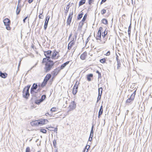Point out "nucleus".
<instances>
[{
	"label": "nucleus",
	"mask_w": 152,
	"mask_h": 152,
	"mask_svg": "<svg viewBox=\"0 0 152 152\" xmlns=\"http://www.w3.org/2000/svg\"><path fill=\"white\" fill-rule=\"evenodd\" d=\"M39 125H44L46 124L48 122V121L46 119L39 120Z\"/></svg>",
	"instance_id": "nucleus-15"
},
{
	"label": "nucleus",
	"mask_w": 152,
	"mask_h": 152,
	"mask_svg": "<svg viewBox=\"0 0 152 152\" xmlns=\"http://www.w3.org/2000/svg\"><path fill=\"white\" fill-rule=\"evenodd\" d=\"M34 0H28V2L29 3H31Z\"/></svg>",
	"instance_id": "nucleus-51"
},
{
	"label": "nucleus",
	"mask_w": 152,
	"mask_h": 152,
	"mask_svg": "<svg viewBox=\"0 0 152 152\" xmlns=\"http://www.w3.org/2000/svg\"><path fill=\"white\" fill-rule=\"evenodd\" d=\"M7 74L6 73H2L0 71V76L1 77L3 78H5L7 77Z\"/></svg>",
	"instance_id": "nucleus-20"
},
{
	"label": "nucleus",
	"mask_w": 152,
	"mask_h": 152,
	"mask_svg": "<svg viewBox=\"0 0 152 152\" xmlns=\"http://www.w3.org/2000/svg\"><path fill=\"white\" fill-rule=\"evenodd\" d=\"M79 84V83L76 81L72 89V93L74 95H75L78 91V86Z\"/></svg>",
	"instance_id": "nucleus-9"
},
{
	"label": "nucleus",
	"mask_w": 152,
	"mask_h": 152,
	"mask_svg": "<svg viewBox=\"0 0 152 152\" xmlns=\"http://www.w3.org/2000/svg\"><path fill=\"white\" fill-rule=\"evenodd\" d=\"M90 147V145H87L85 147L83 151H84V152H88Z\"/></svg>",
	"instance_id": "nucleus-22"
},
{
	"label": "nucleus",
	"mask_w": 152,
	"mask_h": 152,
	"mask_svg": "<svg viewBox=\"0 0 152 152\" xmlns=\"http://www.w3.org/2000/svg\"><path fill=\"white\" fill-rule=\"evenodd\" d=\"M28 17L27 16L23 20V21L24 23H25L26 22L25 20Z\"/></svg>",
	"instance_id": "nucleus-49"
},
{
	"label": "nucleus",
	"mask_w": 152,
	"mask_h": 152,
	"mask_svg": "<svg viewBox=\"0 0 152 152\" xmlns=\"http://www.w3.org/2000/svg\"><path fill=\"white\" fill-rule=\"evenodd\" d=\"M43 13V12H42L41 13H40L39 16V19H42L43 18L44 16L42 15Z\"/></svg>",
	"instance_id": "nucleus-43"
},
{
	"label": "nucleus",
	"mask_w": 152,
	"mask_h": 152,
	"mask_svg": "<svg viewBox=\"0 0 152 152\" xmlns=\"http://www.w3.org/2000/svg\"><path fill=\"white\" fill-rule=\"evenodd\" d=\"M35 89H31V94L35 95L37 93V92L35 91Z\"/></svg>",
	"instance_id": "nucleus-29"
},
{
	"label": "nucleus",
	"mask_w": 152,
	"mask_h": 152,
	"mask_svg": "<svg viewBox=\"0 0 152 152\" xmlns=\"http://www.w3.org/2000/svg\"><path fill=\"white\" fill-rule=\"evenodd\" d=\"M75 41L74 40V39L72 40L69 43L68 47V49L69 50H71L73 46L75 45Z\"/></svg>",
	"instance_id": "nucleus-13"
},
{
	"label": "nucleus",
	"mask_w": 152,
	"mask_h": 152,
	"mask_svg": "<svg viewBox=\"0 0 152 152\" xmlns=\"http://www.w3.org/2000/svg\"><path fill=\"white\" fill-rule=\"evenodd\" d=\"M3 22L6 26V29L8 30H10L11 29V27L10 26L11 24L10 20L8 18H6L3 20Z\"/></svg>",
	"instance_id": "nucleus-6"
},
{
	"label": "nucleus",
	"mask_w": 152,
	"mask_h": 152,
	"mask_svg": "<svg viewBox=\"0 0 152 152\" xmlns=\"http://www.w3.org/2000/svg\"><path fill=\"white\" fill-rule=\"evenodd\" d=\"M55 152H58V151L57 150H56L55 151Z\"/></svg>",
	"instance_id": "nucleus-56"
},
{
	"label": "nucleus",
	"mask_w": 152,
	"mask_h": 152,
	"mask_svg": "<svg viewBox=\"0 0 152 152\" xmlns=\"http://www.w3.org/2000/svg\"><path fill=\"white\" fill-rule=\"evenodd\" d=\"M48 23L45 22L44 25V28L45 30H46L48 26Z\"/></svg>",
	"instance_id": "nucleus-42"
},
{
	"label": "nucleus",
	"mask_w": 152,
	"mask_h": 152,
	"mask_svg": "<svg viewBox=\"0 0 152 152\" xmlns=\"http://www.w3.org/2000/svg\"><path fill=\"white\" fill-rule=\"evenodd\" d=\"M99 61L100 63L104 64L106 63V60L105 58H103L101 59Z\"/></svg>",
	"instance_id": "nucleus-28"
},
{
	"label": "nucleus",
	"mask_w": 152,
	"mask_h": 152,
	"mask_svg": "<svg viewBox=\"0 0 152 152\" xmlns=\"http://www.w3.org/2000/svg\"><path fill=\"white\" fill-rule=\"evenodd\" d=\"M21 0H18V2H20L21 1Z\"/></svg>",
	"instance_id": "nucleus-57"
},
{
	"label": "nucleus",
	"mask_w": 152,
	"mask_h": 152,
	"mask_svg": "<svg viewBox=\"0 0 152 152\" xmlns=\"http://www.w3.org/2000/svg\"><path fill=\"white\" fill-rule=\"evenodd\" d=\"M116 60L117 61H120V60L119 59V56H118L116 53Z\"/></svg>",
	"instance_id": "nucleus-47"
},
{
	"label": "nucleus",
	"mask_w": 152,
	"mask_h": 152,
	"mask_svg": "<svg viewBox=\"0 0 152 152\" xmlns=\"http://www.w3.org/2000/svg\"><path fill=\"white\" fill-rule=\"evenodd\" d=\"M103 107H102V105L101 106L100 108V110H99V114H98L99 118V117L103 113Z\"/></svg>",
	"instance_id": "nucleus-19"
},
{
	"label": "nucleus",
	"mask_w": 152,
	"mask_h": 152,
	"mask_svg": "<svg viewBox=\"0 0 152 152\" xmlns=\"http://www.w3.org/2000/svg\"><path fill=\"white\" fill-rule=\"evenodd\" d=\"M96 73H97L98 75V78H101L102 77L101 75V73L99 72V71L98 70H97L96 71Z\"/></svg>",
	"instance_id": "nucleus-38"
},
{
	"label": "nucleus",
	"mask_w": 152,
	"mask_h": 152,
	"mask_svg": "<svg viewBox=\"0 0 152 152\" xmlns=\"http://www.w3.org/2000/svg\"><path fill=\"white\" fill-rule=\"evenodd\" d=\"M30 124L32 126H38L39 125L38 120L32 121L30 123Z\"/></svg>",
	"instance_id": "nucleus-16"
},
{
	"label": "nucleus",
	"mask_w": 152,
	"mask_h": 152,
	"mask_svg": "<svg viewBox=\"0 0 152 152\" xmlns=\"http://www.w3.org/2000/svg\"><path fill=\"white\" fill-rule=\"evenodd\" d=\"M102 23L105 25H107L108 23L107 19L105 18H103L102 20Z\"/></svg>",
	"instance_id": "nucleus-23"
},
{
	"label": "nucleus",
	"mask_w": 152,
	"mask_h": 152,
	"mask_svg": "<svg viewBox=\"0 0 152 152\" xmlns=\"http://www.w3.org/2000/svg\"><path fill=\"white\" fill-rule=\"evenodd\" d=\"M117 69H119L121 67V62H120V61H117Z\"/></svg>",
	"instance_id": "nucleus-33"
},
{
	"label": "nucleus",
	"mask_w": 152,
	"mask_h": 152,
	"mask_svg": "<svg viewBox=\"0 0 152 152\" xmlns=\"http://www.w3.org/2000/svg\"><path fill=\"white\" fill-rule=\"evenodd\" d=\"M106 1V0H102L101 2V4L105 2Z\"/></svg>",
	"instance_id": "nucleus-50"
},
{
	"label": "nucleus",
	"mask_w": 152,
	"mask_h": 152,
	"mask_svg": "<svg viewBox=\"0 0 152 152\" xmlns=\"http://www.w3.org/2000/svg\"><path fill=\"white\" fill-rule=\"evenodd\" d=\"M88 55V53L86 51H85L80 56V58L83 60L86 59Z\"/></svg>",
	"instance_id": "nucleus-12"
},
{
	"label": "nucleus",
	"mask_w": 152,
	"mask_h": 152,
	"mask_svg": "<svg viewBox=\"0 0 152 152\" xmlns=\"http://www.w3.org/2000/svg\"><path fill=\"white\" fill-rule=\"evenodd\" d=\"M20 9L18 7H17V10H16V13L17 15H18L19 14L20 12Z\"/></svg>",
	"instance_id": "nucleus-40"
},
{
	"label": "nucleus",
	"mask_w": 152,
	"mask_h": 152,
	"mask_svg": "<svg viewBox=\"0 0 152 152\" xmlns=\"http://www.w3.org/2000/svg\"><path fill=\"white\" fill-rule=\"evenodd\" d=\"M40 131L41 132L43 133H46L47 132V131L46 129H41L40 130Z\"/></svg>",
	"instance_id": "nucleus-34"
},
{
	"label": "nucleus",
	"mask_w": 152,
	"mask_h": 152,
	"mask_svg": "<svg viewBox=\"0 0 152 152\" xmlns=\"http://www.w3.org/2000/svg\"><path fill=\"white\" fill-rule=\"evenodd\" d=\"M59 73V71L57 69H54L52 72V74L53 76V77H55Z\"/></svg>",
	"instance_id": "nucleus-17"
},
{
	"label": "nucleus",
	"mask_w": 152,
	"mask_h": 152,
	"mask_svg": "<svg viewBox=\"0 0 152 152\" xmlns=\"http://www.w3.org/2000/svg\"><path fill=\"white\" fill-rule=\"evenodd\" d=\"M73 14V12H72L69 14L66 21L67 24L69 25H70V23L71 22Z\"/></svg>",
	"instance_id": "nucleus-10"
},
{
	"label": "nucleus",
	"mask_w": 152,
	"mask_h": 152,
	"mask_svg": "<svg viewBox=\"0 0 152 152\" xmlns=\"http://www.w3.org/2000/svg\"><path fill=\"white\" fill-rule=\"evenodd\" d=\"M51 51L50 50H48L44 52V55L46 57V58L49 59L51 58L50 56H51Z\"/></svg>",
	"instance_id": "nucleus-14"
},
{
	"label": "nucleus",
	"mask_w": 152,
	"mask_h": 152,
	"mask_svg": "<svg viewBox=\"0 0 152 152\" xmlns=\"http://www.w3.org/2000/svg\"><path fill=\"white\" fill-rule=\"evenodd\" d=\"M59 57V52L55 50L53 51L50 58L52 59H58Z\"/></svg>",
	"instance_id": "nucleus-8"
},
{
	"label": "nucleus",
	"mask_w": 152,
	"mask_h": 152,
	"mask_svg": "<svg viewBox=\"0 0 152 152\" xmlns=\"http://www.w3.org/2000/svg\"><path fill=\"white\" fill-rule=\"evenodd\" d=\"M103 31L102 27H101L99 28L98 32V35L96 37L97 40H99L101 44H104L107 40V37H106L108 31L106 29L102 33Z\"/></svg>",
	"instance_id": "nucleus-1"
},
{
	"label": "nucleus",
	"mask_w": 152,
	"mask_h": 152,
	"mask_svg": "<svg viewBox=\"0 0 152 152\" xmlns=\"http://www.w3.org/2000/svg\"><path fill=\"white\" fill-rule=\"evenodd\" d=\"M131 25H130L129 26L128 31H131Z\"/></svg>",
	"instance_id": "nucleus-48"
},
{
	"label": "nucleus",
	"mask_w": 152,
	"mask_h": 152,
	"mask_svg": "<svg viewBox=\"0 0 152 152\" xmlns=\"http://www.w3.org/2000/svg\"><path fill=\"white\" fill-rule=\"evenodd\" d=\"M93 75L92 74H90L87 75V79L88 81H90L91 80V78H93Z\"/></svg>",
	"instance_id": "nucleus-18"
},
{
	"label": "nucleus",
	"mask_w": 152,
	"mask_h": 152,
	"mask_svg": "<svg viewBox=\"0 0 152 152\" xmlns=\"http://www.w3.org/2000/svg\"><path fill=\"white\" fill-rule=\"evenodd\" d=\"M48 130L50 131H54L56 132H57V128L53 127H49Z\"/></svg>",
	"instance_id": "nucleus-24"
},
{
	"label": "nucleus",
	"mask_w": 152,
	"mask_h": 152,
	"mask_svg": "<svg viewBox=\"0 0 152 152\" xmlns=\"http://www.w3.org/2000/svg\"><path fill=\"white\" fill-rule=\"evenodd\" d=\"M126 16V15L125 14H124L122 15V17H124L125 18Z\"/></svg>",
	"instance_id": "nucleus-53"
},
{
	"label": "nucleus",
	"mask_w": 152,
	"mask_h": 152,
	"mask_svg": "<svg viewBox=\"0 0 152 152\" xmlns=\"http://www.w3.org/2000/svg\"><path fill=\"white\" fill-rule=\"evenodd\" d=\"M94 1V0H89L88 1V3L89 4H92L93 2Z\"/></svg>",
	"instance_id": "nucleus-46"
},
{
	"label": "nucleus",
	"mask_w": 152,
	"mask_h": 152,
	"mask_svg": "<svg viewBox=\"0 0 152 152\" xmlns=\"http://www.w3.org/2000/svg\"><path fill=\"white\" fill-rule=\"evenodd\" d=\"M69 9V5H68L67 6V7H66V10L64 12L65 13L66 15H67V14L68 12Z\"/></svg>",
	"instance_id": "nucleus-45"
},
{
	"label": "nucleus",
	"mask_w": 152,
	"mask_h": 152,
	"mask_svg": "<svg viewBox=\"0 0 152 152\" xmlns=\"http://www.w3.org/2000/svg\"><path fill=\"white\" fill-rule=\"evenodd\" d=\"M42 63L45 65L44 69L45 72L46 73L49 72L53 68L54 65V63L53 61L50 60L47 58H43Z\"/></svg>",
	"instance_id": "nucleus-2"
},
{
	"label": "nucleus",
	"mask_w": 152,
	"mask_h": 152,
	"mask_svg": "<svg viewBox=\"0 0 152 152\" xmlns=\"http://www.w3.org/2000/svg\"><path fill=\"white\" fill-rule=\"evenodd\" d=\"M57 110V108L55 107H53L50 109V111L51 112H56Z\"/></svg>",
	"instance_id": "nucleus-31"
},
{
	"label": "nucleus",
	"mask_w": 152,
	"mask_h": 152,
	"mask_svg": "<svg viewBox=\"0 0 152 152\" xmlns=\"http://www.w3.org/2000/svg\"><path fill=\"white\" fill-rule=\"evenodd\" d=\"M106 12V10L103 9L101 11V13L102 15H103L105 14Z\"/></svg>",
	"instance_id": "nucleus-32"
},
{
	"label": "nucleus",
	"mask_w": 152,
	"mask_h": 152,
	"mask_svg": "<svg viewBox=\"0 0 152 152\" xmlns=\"http://www.w3.org/2000/svg\"><path fill=\"white\" fill-rule=\"evenodd\" d=\"M25 152H31L30 149L29 147H26V149Z\"/></svg>",
	"instance_id": "nucleus-44"
},
{
	"label": "nucleus",
	"mask_w": 152,
	"mask_h": 152,
	"mask_svg": "<svg viewBox=\"0 0 152 152\" xmlns=\"http://www.w3.org/2000/svg\"><path fill=\"white\" fill-rule=\"evenodd\" d=\"M76 107V104L74 101H71L69 102V106L68 107V112L71 111L75 110Z\"/></svg>",
	"instance_id": "nucleus-5"
},
{
	"label": "nucleus",
	"mask_w": 152,
	"mask_h": 152,
	"mask_svg": "<svg viewBox=\"0 0 152 152\" xmlns=\"http://www.w3.org/2000/svg\"><path fill=\"white\" fill-rule=\"evenodd\" d=\"M83 15V13L82 12L81 14H79L77 17V19L78 20H80L82 17Z\"/></svg>",
	"instance_id": "nucleus-30"
},
{
	"label": "nucleus",
	"mask_w": 152,
	"mask_h": 152,
	"mask_svg": "<svg viewBox=\"0 0 152 152\" xmlns=\"http://www.w3.org/2000/svg\"><path fill=\"white\" fill-rule=\"evenodd\" d=\"M71 36H72V34H70V35L69 37V38H70V37H71Z\"/></svg>",
	"instance_id": "nucleus-55"
},
{
	"label": "nucleus",
	"mask_w": 152,
	"mask_h": 152,
	"mask_svg": "<svg viewBox=\"0 0 152 152\" xmlns=\"http://www.w3.org/2000/svg\"><path fill=\"white\" fill-rule=\"evenodd\" d=\"M45 115L46 116H49V117H52L53 116V114L52 113H46Z\"/></svg>",
	"instance_id": "nucleus-36"
},
{
	"label": "nucleus",
	"mask_w": 152,
	"mask_h": 152,
	"mask_svg": "<svg viewBox=\"0 0 152 152\" xmlns=\"http://www.w3.org/2000/svg\"><path fill=\"white\" fill-rule=\"evenodd\" d=\"M53 143L54 147V148H56L57 145L56 140H54L53 141Z\"/></svg>",
	"instance_id": "nucleus-35"
},
{
	"label": "nucleus",
	"mask_w": 152,
	"mask_h": 152,
	"mask_svg": "<svg viewBox=\"0 0 152 152\" xmlns=\"http://www.w3.org/2000/svg\"><path fill=\"white\" fill-rule=\"evenodd\" d=\"M69 61H67L66 63L62 64L61 66V69H63L65 67V66L69 63Z\"/></svg>",
	"instance_id": "nucleus-21"
},
{
	"label": "nucleus",
	"mask_w": 152,
	"mask_h": 152,
	"mask_svg": "<svg viewBox=\"0 0 152 152\" xmlns=\"http://www.w3.org/2000/svg\"><path fill=\"white\" fill-rule=\"evenodd\" d=\"M136 89L130 96V98L128 99L126 101L125 103L128 105L131 104L134 101L136 94V92L137 91Z\"/></svg>",
	"instance_id": "nucleus-4"
},
{
	"label": "nucleus",
	"mask_w": 152,
	"mask_h": 152,
	"mask_svg": "<svg viewBox=\"0 0 152 152\" xmlns=\"http://www.w3.org/2000/svg\"><path fill=\"white\" fill-rule=\"evenodd\" d=\"M38 87L37 84L36 83H34L31 88V89H36Z\"/></svg>",
	"instance_id": "nucleus-25"
},
{
	"label": "nucleus",
	"mask_w": 152,
	"mask_h": 152,
	"mask_svg": "<svg viewBox=\"0 0 152 152\" xmlns=\"http://www.w3.org/2000/svg\"><path fill=\"white\" fill-rule=\"evenodd\" d=\"M87 13L85 14L82 20V21L84 22L86 20L87 18Z\"/></svg>",
	"instance_id": "nucleus-39"
},
{
	"label": "nucleus",
	"mask_w": 152,
	"mask_h": 152,
	"mask_svg": "<svg viewBox=\"0 0 152 152\" xmlns=\"http://www.w3.org/2000/svg\"><path fill=\"white\" fill-rule=\"evenodd\" d=\"M93 126L92 127V129L91 131V133H93Z\"/></svg>",
	"instance_id": "nucleus-52"
},
{
	"label": "nucleus",
	"mask_w": 152,
	"mask_h": 152,
	"mask_svg": "<svg viewBox=\"0 0 152 152\" xmlns=\"http://www.w3.org/2000/svg\"><path fill=\"white\" fill-rule=\"evenodd\" d=\"M37 152H40L39 151H38Z\"/></svg>",
	"instance_id": "nucleus-58"
},
{
	"label": "nucleus",
	"mask_w": 152,
	"mask_h": 152,
	"mask_svg": "<svg viewBox=\"0 0 152 152\" xmlns=\"http://www.w3.org/2000/svg\"><path fill=\"white\" fill-rule=\"evenodd\" d=\"M30 87V85H28L25 87L23 91V97L26 99H28L29 97V89Z\"/></svg>",
	"instance_id": "nucleus-3"
},
{
	"label": "nucleus",
	"mask_w": 152,
	"mask_h": 152,
	"mask_svg": "<svg viewBox=\"0 0 152 152\" xmlns=\"http://www.w3.org/2000/svg\"><path fill=\"white\" fill-rule=\"evenodd\" d=\"M86 1V0H81L79 2V6H81L85 4Z\"/></svg>",
	"instance_id": "nucleus-26"
},
{
	"label": "nucleus",
	"mask_w": 152,
	"mask_h": 152,
	"mask_svg": "<svg viewBox=\"0 0 152 152\" xmlns=\"http://www.w3.org/2000/svg\"><path fill=\"white\" fill-rule=\"evenodd\" d=\"M51 77V75L50 74H48L45 76L43 82L42 83L41 86L42 87L45 86L47 84L48 80L50 79Z\"/></svg>",
	"instance_id": "nucleus-7"
},
{
	"label": "nucleus",
	"mask_w": 152,
	"mask_h": 152,
	"mask_svg": "<svg viewBox=\"0 0 152 152\" xmlns=\"http://www.w3.org/2000/svg\"><path fill=\"white\" fill-rule=\"evenodd\" d=\"M46 96L45 95H43L42 96L41 99L37 100L35 101V103L37 104H39L40 103L46 99Z\"/></svg>",
	"instance_id": "nucleus-11"
},
{
	"label": "nucleus",
	"mask_w": 152,
	"mask_h": 152,
	"mask_svg": "<svg viewBox=\"0 0 152 152\" xmlns=\"http://www.w3.org/2000/svg\"><path fill=\"white\" fill-rule=\"evenodd\" d=\"M103 89L101 87L99 88V95L101 96L102 92Z\"/></svg>",
	"instance_id": "nucleus-27"
},
{
	"label": "nucleus",
	"mask_w": 152,
	"mask_h": 152,
	"mask_svg": "<svg viewBox=\"0 0 152 152\" xmlns=\"http://www.w3.org/2000/svg\"><path fill=\"white\" fill-rule=\"evenodd\" d=\"M128 33L129 35L130 36V35L131 31H128Z\"/></svg>",
	"instance_id": "nucleus-54"
},
{
	"label": "nucleus",
	"mask_w": 152,
	"mask_h": 152,
	"mask_svg": "<svg viewBox=\"0 0 152 152\" xmlns=\"http://www.w3.org/2000/svg\"><path fill=\"white\" fill-rule=\"evenodd\" d=\"M50 18V16L49 15L47 16L46 17V19L45 22H48V21Z\"/></svg>",
	"instance_id": "nucleus-41"
},
{
	"label": "nucleus",
	"mask_w": 152,
	"mask_h": 152,
	"mask_svg": "<svg viewBox=\"0 0 152 152\" xmlns=\"http://www.w3.org/2000/svg\"><path fill=\"white\" fill-rule=\"evenodd\" d=\"M111 52L110 50H108L107 51V52L105 53L104 54V55L106 56H108L110 55Z\"/></svg>",
	"instance_id": "nucleus-37"
}]
</instances>
